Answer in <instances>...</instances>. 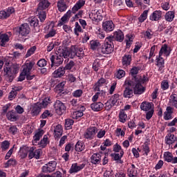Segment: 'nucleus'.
Segmentation results:
<instances>
[{"mask_svg": "<svg viewBox=\"0 0 177 177\" xmlns=\"http://www.w3.org/2000/svg\"><path fill=\"white\" fill-rule=\"evenodd\" d=\"M149 82V77L143 75L142 78L140 76L138 77H134L133 78L125 80L124 85H130L134 89V95H142L146 92V87L143 86L142 84Z\"/></svg>", "mask_w": 177, "mask_h": 177, "instance_id": "1", "label": "nucleus"}, {"mask_svg": "<svg viewBox=\"0 0 177 177\" xmlns=\"http://www.w3.org/2000/svg\"><path fill=\"white\" fill-rule=\"evenodd\" d=\"M50 2L49 0H39L36 15H37L41 23H44L46 20V10L49 9Z\"/></svg>", "mask_w": 177, "mask_h": 177, "instance_id": "2", "label": "nucleus"}, {"mask_svg": "<svg viewBox=\"0 0 177 177\" xmlns=\"http://www.w3.org/2000/svg\"><path fill=\"white\" fill-rule=\"evenodd\" d=\"M99 50L103 55H110L114 52V43L113 41V37H106L104 44L99 48Z\"/></svg>", "mask_w": 177, "mask_h": 177, "instance_id": "3", "label": "nucleus"}, {"mask_svg": "<svg viewBox=\"0 0 177 177\" xmlns=\"http://www.w3.org/2000/svg\"><path fill=\"white\" fill-rule=\"evenodd\" d=\"M4 75L8 77L10 80L12 81L15 77L17 73H19V66L12 64L11 66L6 64L3 68Z\"/></svg>", "mask_w": 177, "mask_h": 177, "instance_id": "4", "label": "nucleus"}, {"mask_svg": "<svg viewBox=\"0 0 177 177\" xmlns=\"http://www.w3.org/2000/svg\"><path fill=\"white\" fill-rule=\"evenodd\" d=\"M98 131L99 129H97V127H89L83 134L84 139H86V140H93V139H95Z\"/></svg>", "mask_w": 177, "mask_h": 177, "instance_id": "5", "label": "nucleus"}, {"mask_svg": "<svg viewBox=\"0 0 177 177\" xmlns=\"http://www.w3.org/2000/svg\"><path fill=\"white\" fill-rule=\"evenodd\" d=\"M50 60L51 62V68L53 67H59V66L63 64L64 59L58 53L50 54Z\"/></svg>", "mask_w": 177, "mask_h": 177, "instance_id": "6", "label": "nucleus"}, {"mask_svg": "<svg viewBox=\"0 0 177 177\" xmlns=\"http://www.w3.org/2000/svg\"><path fill=\"white\" fill-rule=\"evenodd\" d=\"M104 85H107V81L106 79L101 77L93 86L94 92L100 93V96H104V95H106V92H104L103 90L100 91V87L103 86Z\"/></svg>", "mask_w": 177, "mask_h": 177, "instance_id": "7", "label": "nucleus"}, {"mask_svg": "<svg viewBox=\"0 0 177 177\" xmlns=\"http://www.w3.org/2000/svg\"><path fill=\"white\" fill-rule=\"evenodd\" d=\"M57 166V162L56 161H50L41 167V172L44 174H51V172H53L56 170Z\"/></svg>", "mask_w": 177, "mask_h": 177, "instance_id": "8", "label": "nucleus"}, {"mask_svg": "<svg viewBox=\"0 0 177 177\" xmlns=\"http://www.w3.org/2000/svg\"><path fill=\"white\" fill-rule=\"evenodd\" d=\"M29 24L30 27H32L37 32H39L42 29V23L44 22H40L39 20H38V18L34 17L32 18H30L28 19Z\"/></svg>", "mask_w": 177, "mask_h": 177, "instance_id": "9", "label": "nucleus"}, {"mask_svg": "<svg viewBox=\"0 0 177 177\" xmlns=\"http://www.w3.org/2000/svg\"><path fill=\"white\" fill-rule=\"evenodd\" d=\"M30 26L28 24H23L17 29V32L19 37H27L30 34Z\"/></svg>", "mask_w": 177, "mask_h": 177, "instance_id": "10", "label": "nucleus"}, {"mask_svg": "<svg viewBox=\"0 0 177 177\" xmlns=\"http://www.w3.org/2000/svg\"><path fill=\"white\" fill-rule=\"evenodd\" d=\"M41 153H42V149H35V147H31L30 148L28 157L29 160H32V158H35L36 160H39V158H41Z\"/></svg>", "mask_w": 177, "mask_h": 177, "instance_id": "11", "label": "nucleus"}, {"mask_svg": "<svg viewBox=\"0 0 177 177\" xmlns=\"http://www.w3.org/2000/svg\"><path fill=\"white\" fill-rule=\"evenodd\" d=\"M124 86H125V88L123 91V97H124L125 99H131V97H133V93H135L133 86L125 84L124 81Z\"/></svg>", "mask_w": 177, "mask_h": 177, "instance_id": "12", "label": "nucleus"}, {"mask_svg": "<svg viewBox=\"0 0 177 177\" xmlns=\"http://www.w3.org/2000/svg\"><path fill=\"white\" fill-rule=\"evenodd\" d=\"M44 31L45 32H47V34L44 36L46 39H48V38H53V37L56 35V30H55V25H53V24L47 25L44 28Z\"/></svg>", "mask_w": 177, "mask_h": 177, "instance_id": "13", "label": "nucleus"}, {"mask_svg": "<svg viewBox=\"0 0 177 177\" xmlns=\"http://www.w3.org/2000/svg\"><path fill=\"white\" fill-rule=\"evenodd\" d=\"M54 109L58 114V115H62L64 111H66V105L60 100H57L54 104Z\"/></svg>", "mask_w": 177, "mask_h": 177, "instance_id": "14", "label": "nucleus"}, {"mask_svg": "<svg viewBox=\"0 0 177 177\" xmlns=\"http://www.w3.org/2000/svg\"><path fill=\"white\" fill-rule=\"evenodd\" d=\"M115 28V25H114V22L111 20L104 21L102 22V30L106 31V32H111V31H114Z\"/></svg>", "mask_w": 177, "mask_h": 177, "instance_id": "15", "label": "nucleus"}, {"mask_svg": "<svg viewBox=\"0 0 177 177\" xmlns=\"http://www.w3.org/2000/svg\"><path fill=\"white\" fill-rule=\"evenodd\" d=\"M171 52H172V48L171 46H168L167 44H165L161 46L158 55L160 56H162V55H164L166 56V57H168L170 56Z\"/></svg>", "mask_w": 177, "mask_h": 177, "instance_id": "16", "label": "nucleus"}, {"mask_svg": "<svg viewBox=\"0 0 177 177\" xmlns=\"http://www.w3.org/2000/svg\"><path fill=\"white\" fill-rule=\"evenodd\" d=\"M35 66V62L31 61H26L25 64L22 66V71L24 74H31L32 68Z\"/></svg>", "mask_w": 177, "mask_h": 177, "instance_id": "17", "label": "nucleus"}, {"mask_svg": "<svg viewBox=\"0 0 177 177\" xmlns=\"http://www.w3.org/2000/svg\"><path fill=\"white\" fill-rule=\"evenodd\" d=\"M108 38H113V42H115V41L118 42H122L125 37L124 36V32L121 31V30H119L114 32L113 36H109Z\"/></svg>", "mask_w": 177, "mask_h": 177, "instance_id": "18", "label": "nucleus"}, {"mask_svg": "<svg viewBox=\"0 0 177 177\" xmlns=\"http://www.w3.org/2000/svg\"><path fill=\"white\" fill-rule=\"evenodd\" d=\"M84 168H85V164L84 163L79 165L77 162L73 163L69 169V174H77V172H80V171H82Z\"/></svg>", "mask_w": 177, "mask_h": 177, "instance_id": "19", "label": "nucleus"}, {"mask_svg": "<svg viewBox=\"0 0 177 177\" xmlns=\"http://www.w3.org/2000/svg\"><path fill=\"white\" fill-rule=\"evenodd\" d=\"M163 158L166 162H171V164H177V157L174 158L172 153L169 151L165 152Z\"/></svg>", "mask_w": 177, "mask_h": 177, "instance_id": "20", "label": "nucleus"}, {"mask_svg": "<svg viewBox=\"0 0 177 177\" xmlns=\"http://www.w3.org/2000/svg\"><path fill=\"white\" fill-rule=\"evenodd\" d=\"M70 17H71V10H69L61 18V20L58 21V27H62V26H64L66 23H68Z\"/></svg>", "mask_w": 177, "mask_h": 177, "instance_id": "21", "label": "nucleus"}, {"mask_svg": "<svg viewBox=\"0 0 177 177\" xmlns=\"http://www.w3.org/2000/svg\"><path fill=\"white\" fill-rule=\"evenodd\" d=\"M90 107L93 111L97 113L104 109V104L102 102H93Z\"/></svg>", "mask_w": 177, "mask_h": 177, "instance_id": "22", "label": "nucleus"}, {"mask_svg": "<svg viewBox=\"0 0 177 177\" xmlns=\"http://www.w3.org/2000/svg\"><path fill=\"white\" fill-rule=\"evenodd\" d=\"M131 63H132V55L124 54L122 58V64L123 67L127 68L128 66H131Z\"/></svg>", "mask_w": 177, "mask_h": 177, "instance_id": "23", "label": "nucleus"}, {"mask_svg": "<svg viewBox=\"0 0 177 177\" xmlns=\"http://www.w3.org/2000/svg\"><path fill=\"white\" fill-rule=\"evenodd\" d=\"M172 114H174V108L171 106H167L166 108V111L164 112V120L165 121H169V120H172V118H174V117H172Z\"/></svg>", "mask_w": 177, "mask_h": 177, "instance_id": "24", "label": "nucleus"}, {"mask_svg": "<svg viewBox=\"0 0 177 177\" xmlns=\"http://www.w3.org/2000/svg\"><path fill=\"white\" fill-rule=\"evenodd\" d=\"M162 16V12L161 11L155 10L149 16V20H151V21H158L159 20H161Z\"/></svg>", "mask_w": 177, "mask_h": 177, "instance_id": "25", "label": "nucleus"}, {"mask_svg": "<svg viewBox=\"0 0 177 177\" xmlns=\"http://www.w3.org/2000/svg\"><path fill=\"white\" fill-rule=\"evenodd\" d=\"M91 19L94 20V21H100L103 20V16L100 14V10H93L89 15Z\"/></svg>", "mask_w": 177, "mask_h": 177, "instance_id": "26", "label": "nucleus"}, {"mask_svg": "<svg viewBox=\"0 0 177 177\" xmlns=\"http://www.w3.org/2000/svg\"><path fill=\"white\" fill-rule=\"evenodd\" d=\"M153 106V102L144 101L140 104V108L142 111H149V110L154 109Z\"/></svg>", "mask_w": 177, "mask_h": 177, "instance_id": "27", "label": "nucleus"}, {"mask_svg": "<svg viewBox=\"0 0 177 177\" xmlns=\"http://www.w3.org/2000/svg\"><path fill=\"white\" fill-rule=\"evenodd\" d=\"M111 157H113L114 161H117L119 164H124V160H121L122 157H124V150L120 151V153H111Z\"/></svg>", "mask_w": 177, "mask_h": 177, "instance_id": "28", "label": "nucleus"}, {"mask_svg": "<svg viewBox=\"0 0 177 177\" xmlns=\"http://www.w3.org/2000/svg\"><path fill=\"white\" fill-rule=\"evenodd\" d=\"M120 95L119 94H114L111 97V104L108 106L109 109H111V107H114V106H118L120 103Z\"/></svg>", "mask_w": 177, "mask_h": 177, "instance_id": "29", "label": "nucleus"}, {"mask_svg": "<svg viewBox=\"0 0 177 177\" xmlns=\"http://www.w3.org/2000/svg\"><path fill=\"white\" fill-rule=\"evenodd\" d=\"M85 5V1L84 0H78L75 6L72 8V13L75 14L79 11L82 6Z\"/></svg>", "mask_w": 177, "mask_h": 177, "instance_id": "30", "label": "nucleus"}, {"mask_svg": "<svg viewBox=\"0 0 177 177\" xmlns=\"http://www.w3.org/2000/svg\"><path fill=\"white\" fill-rule=\"evenodd\" d=\"M44 133H45L44 129H39L37 131H36L35 136H33L32 144L35 145V143H37L42 136H44Z\"/></svg>", "mask_w": 177, "mask_h": 177, "instance_id": "31", "label": "nucleus"}, {"mask_svg": "<svg viewBox=\"0 0 177 177\" xmlns=\"http://www.w3.org/2000/svg\"><path fill=\"white\" fill-rule=\"evenodd\" d=\"M19 154L21 158H26L28 154H30V147L27 146L21 147L19 149Z\"/></svg>", "mask_w": 177, "mask_h": 177, "instance_id": "32", "label": "nucleus"}, {"mask_svg": "<svg viewBox=\"0 0 177 177\" xmlns=\"http://www.w3.org/2000/svg\"><path fill=\"white\" fill-rule=\"evenodd\" d=\"M53 74L55 78H61V77L66 74V68L64 67H59Z\"/></svg>", "mask_w": 177, "mask_h": 177, "instance_id": "33", "label": "nucleus"}, {"mask_svg": "<svg viewBox=\"0 0 177 177\" xmlns=\"http://www.w3.org/2000/svg\"><path fill=\"white\" fill-rule=\"evenodd\" d=\"M42 108L39 106V103L35 104L31 110V115L32 117H37V115H39V113H41V109Z\"/></svg>", "mask_w": 177, "mask_h": 177, "instance_id": "34", "label": "nucleus"}, {"mask_svg": "<svg viewBox=\"0 0 177 177\" xmlns=\"http://www.w3.org/2000/svg\"><path fill=\"white\" fill-rule=\"evenodd\" d=\"M84 150H85V142L81 140L77 141L75 145V151L81 153Z\"/></svg>", "mask_w": 177, "mask_h": 177, "instance_id": "35", "label": "nucleus"}, {"mask_svg": "<svg viewBox=\"0 0 177 177\" xmlns=\"http://www.w3.org/2000/svg\"><path fill=\"white\" fill-rule=\"evenodd\" d=\"M102 160V156L100 155L99 153H93L91 157V164H100Z\"/></svg>", "mask_w": 177, "mask_h": 177, "instance_id": "36", "label": "nucleus"}, {"mask_svg": "<svg viewBox=\"0 0 177 177\" xmlns=\"http://www.w3.org/2000/svg\"><path fill=\"white\" fill-rule=\"evenodd\" d=\"M6 42H9V35L6 33H0V45L5 48L6 46Z\"/></svg>", "mask_w": 177, "mask_h": 177, "instance_id": "37", "label": "nucleus"}, {"mask_svg": "<svg viewBox=\"0 0 177 177\" xmlns=\"http://www.w3.org/2000/svg\"><path fill=\"white\" fill-rule=\"evenodd\" d=\"M167 145H172L176 142V137L174 134L169 133L165 137Z\"/></svg>", "mask_w": 177, "mask_h": 177, "instance_id": "38", "label": "nucleus"}, {"mask_svg": "<svg viewBox=\"0 0 177 177\" xmlns=\"http://www.w3.org/2000/svg\"><path fill=\"white\" fill-rule=\"evenodd\" d=\"M57 8L59 12H66L67 10V5L64 2V0L57 1Z\"/></svg>", "mask_w": 177, "mask_h": 177, "instance_id": "39", "label": "nucleus"}, {"mask_svg": "<svg viewBox=\"0 0 177 177\" xmlns=\"http://www.w3.org/2000/svg\"><path fill=\"white\" fill-rule=\"evenodd\" d=\"M165 19L166 21H169L171 23V21H174V19H175V12L174 11H168L165 15Z\"/></svg>", "mask_w": 177, "mask_h": 177, "instance_id": "40", "label": "nucleus"}, {"mask_svg": "<svg viewBox=\"0 0 177 177\" xmlns=\"http://www.w3.org/2000/svg\"><path fill=\"white\" fill-rule=\"evenodd\" d=\"M140 71V67L139 66H133V68L130 70V75H131V78L139 77L138 74H139V71Z\"/></svg>", "mask_w": 177, "mask_h": 177, "instance_id": "41", "label": "nucleus"}, {"mask_svg": "<svg viewBox=\"0 0 177 177\" xmlns=\"http://www.w3.org/2000/svg\"><path fill=\"white\" fill-rule=\"evenodd\" d=\"M148 15H149V10H144L143 12L138 17V22L140 23V24L141 23H144V21L147 19Z\"/></svg>", "mask_w": 177, "mask_h": 177, "instance_id": "42", "label": "nucleus"}, {"mask_svg": "<svg viewBox=\"0 0 177 177\" xmlns=\"http://www.w3.org/2000/svg\"><path fill=\"white\" fill-rule=\"evenodd\" d=\"M38 145L39 147L41 149H45L46 146H48V136L44 135L43 139H41L39 142Z\"/></svg>", "mask_w": 177, "mask_h": 177, "instance_id": "43", "label": "nucleus"}, {"mask_svg": "<svg viewBox=\"0 0 177 177\" xmlns=\"http://www.w3.org/2000/svg\"><path fill=\"white\" fill-rule=\"evenodd\" d=\"M80 32H84V30L80 24L77 21L75 23L74 34L77 37H80Z\"/></svg>", "mask_w": 177, "mask_h": 177, "instance_id": "44", "label": "nucleus"}, {"mask_svg": "<svg viewBox=\"0 0 177 177\" xmlns=\"http://www.w3.org/2000/svg\"><path fill=\"white\" fill-rule=\"evenodd\" d=\"M6 117L9 121H17V116H16V113L13 111H10L7 113Z\"/></svg>", "mask_w": 177, "mask_h": 177, "instance_id": "45", "label": "nucleus"}, {"mask_svg": "<svg viewBox=\"0 0 177 177\" xmlns=\"http://www.w3.org/2000/svg\"><path fill=\"white\" fill-rule=\"evenodd\" d=\"M48 104H50V97H45L41 103H39V105L41 109H45V107H48Z\"/></svg>", "mask_w": 177, "mask_h": 177, "instance_id": "46", "label": "nucleus"}, {"mask_svg": "<svg viewBox=\"0 0 177 177\" xmlns=\"http://www.w3.org/2000/svg\"><path fill=\"white\" fill-rule=\"evenodd\" d=\"M127 118H128V115H127V113H125L124 111H120L119 113L120 122H122V124H125V122H127Z\"/></svg>", "mask_w": 177, "mask_h": 177, "instance_id": "47", "label": "nucleus"}, {"mask_svg": "<svg viewBox=\"0 0 177 177\" xmlns=\"http://www.w3.org/2000/svg\"><path fill=\"white\" fill-rule=\"evenodd\" d=\"M90 46L92 50H96L98 46H100V42L99 41V40H91L90 41Z\"/></svg>", "mask_w": 177, "mask_h": 177, "instance_id": "48", "label": "nucleus"}, {"mask_svg": "<svg viewBox=\"0 0 177 177\" xmlns=\"http://www.w3.org/2000/svg\"><path fill=\"white\" fill-rule=\"evenodd\" d=\"M58 53L59 54V56H62L63 59H67V57H70V51H68V50H59V51H58Z\"/></svg>", "mask_w": 177, "mask_h": 177, "instance_id": "49", "label": "nucleus"}, {"mask_svg": "<svg viewBox=\"0 0 177 177\" xmlns=\"http://www.w3.org/2000/svg\"><path fill=\"white\" fill-rule=\"evenodd\" d=\"M160 88L162 91H167V89H169V82L168 80H164L161 82Z\"/></svg>", "mask_w": 177, "mask_h": 177, "instance_id": "50", "label": "nucleus"}, {"mask_svg": "<svg viewBox=\"0 0 177 177\" xmlns=\"http://www.w3.org/2000/svg\"><path fill=\"white\" fill-rule=\"evenodd\" d=\"M35 50H37L36 46H33L30 47L27 50L25 57L27 58V57H30V56H32V55H34V53H35Z\"/></svg>", "mask_w": 177, "mask_h": 177, "instance_id": "51", "label": "nucleus"}, {"mask_svg": "<svg viewBox=\"0 0 177 177\" xmlns=\"http://www.w3.org/2000/svg\"><path fill=\"white\" fill-rule=\"evenodd\" d=\"M73 125H74V120L73 119L68 118L65 120V128L66 129H71Z\"/></svg>", "mask_w": 177, "mask_h": 177, "instance_id": "52", "label": "nucleus"}, {"mask_svg": "<svg viewBox=\"0 0 177 177\" xmlns=\"http://www.w3.org/2000/svg\"><path fill=\"white\" fill-rule=\"evenodd\" d=\"M149 145H150L149 141H145L142 145V150L145 151V156H149V153H150V147H149Z\"/></svg>", "mask_w": 177, "mask_h": 177, "instance_id": "53", "label": "nucleus"}, {"mask_svg": "<svg viewBox=\"0 0 177 177\" xmlns=\"http://www.w3.org/2000/svg\"><path fill=\"white\" fill-rule=\"evenodd\" d=\"M69 57H70V59H74V57H77L76 46H71V49L69 51Z\"/></svg>", "mask_w": 177, "mask_h": 177, "instance_id": "54", "label": "nucleus"}, {"mask_svg": "<svg viewBox=\"0 0 177 177\" xmlns=\"http://www.w3.org/2000/svg\"><path fill=\"white\" fill-rule=\"evenodd\" d=\"M76 55L77 57H79L80 59H82V57H84V49L79 46H76Z\"/></svg>", "mask_w": 177, "mask_h": 177, "instance_id": "55", "label": "nucleus"}, {"mask_svg": "<svg viewBox=\"0 0 177 177\" xmlns=\"http://www.w3.org/2000/svg\"><path fill=\"white\" fill-rule=\"evenodd\" d=\"M84 95V91L82 89H77L72 93L73 97H81Z\"/></svg>", "mask_w": 177, "mask_h": 177, "instance_id": "56", "label": "nucleus"}, {"mask_svg": "<svg viewBox=\"0 0 177 177\" xmlns=\"http://www.w3.org/2000/svg\"><path fill=\"white\" fill-rule=\"evenodd\" d=\"M100 61L99 59L94 60L93 63V70L95 72L99 71V68H100Z\"/></svg>", "mask_w": 177, "mask_h": 177, "instance_id": "57", "label": "nucleus"}, {"mask_svg": "<svg viewBox=\"0 0 177 177\" xmlns=\"http://www.w3.org/2000/svg\"><path fill=\"white\" fill-rule=\"evenodd\" d=\"M115 77L118 78V80H121V78H124V77H125V71L122 69H119L115 73Z\"/></svg>", "mask_w": 177, "mask_h": 177, "instance_id": "58", "label": "nucleus"}, {"mask_svg": "<svg viewBox=\"0 0 177 177\" xmlns=\"http://www.w3.org/2000/svg\"><path fill=\"white\" fill-rule=\"evenodd\" d=\"M127 174L129 177H138V171L136 169H128Z\"/></svg>", "mask_w": 177, "mask_h": 177, "instance_id": "59", "label": "nucleus"}, {"mask_svg": "<svg viewBox=\"0 0 177 177\" xmlns=\"http://www.w3.org/2000/svg\"><path fill=\"white\" fill-rule=\"evenodd\" d=\"M84 115V113L79 112L78 111H74L71 116L73 120H78L79 118H81Z\"/></svg>", "mask_w": 177, "mask_h": 177, "instance_id": "60", "label": "nucleus"}, {"mask_svg": "<svg viewBox=\"0 0 177 177\" xmlns=\"http://www.w3.org/2000/svg\"><path fill=\"white\" fill-rule=\"evenodd\" d=\"M154 114V108L152 109H149V111H147L146 113L145 118L149 121V120H151V117H153Z\"/></svg>", "mask_w": 177, "mask_h": 177, "instance_id": "61", "label": "nucleus"}, {"mask_svg": "<svg viewBox=\"0 0 177 177\" xmlns=\"http://www.w3.org/2000/svg\"><path fill=\"white\" fill-rule=\"evenodd\" d=\"M0 19L1 20H6V19H9V15L6 12V10L0 11Z\"/></svg>", "mask_w": 177, "mask_h": 177, "instance_id": "62", "label": "nucleus"}, {"mask_svg": "<svg viewBox=\"0 0 177 177\" xmlns=\"http://www.w3.org/2000/svg\"><path fill=\"white\" fill-rule=\"evenodd\" d=\"M46 64H48V62L45 59H40L37 63L38 67H45Z\"/></svg>", "mask_w": 177, "mask_h": 177, "instance_id": "63", "label": "nucleus"}, {"mask_svg": "<svg viewBox=\"0 0 177 177\" xmlns=\"http://www.w3.org/2000/svg\"><path fill=\"white\" fill-rule=\"evenodd\" d=\"M10 146V142L8 140H4L1 142V149L2 150H8L9 149V147Z\"/></svg>", "mask_w": 177, "mask_h": 177, "instance_id": "64", "label": "nucleus"}]
</instances>
